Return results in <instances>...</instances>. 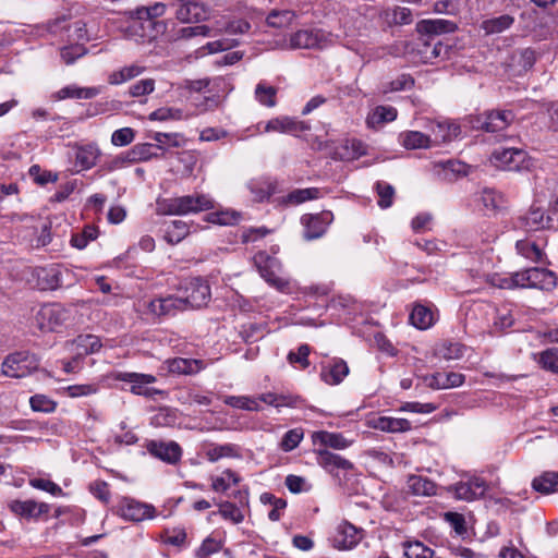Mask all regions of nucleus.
Segmentation results:
<instances>
[{"instance_id": "f257e3e1", "label": "nucleus", "mask_w": 558, "mask_h": 558, "mask_svg": "<svg viewBox=\"0 0 558 558\" xmlns=\"http://www.w3.org/2000/svg\"><path fill=\"white\" fill-rule=\"evenodd\" d=\"M165 11L166 5L163 3L136 9L128 22L126 35L135 39H154L159 34H163L166 24L156 19L163 15Z\"/></svg>"}, {"instance_id": "f03ea898", "label": "nucleus", "mask_w": 558, "mask_h": 558, "mask_svg": "<svg viewBox=\"0 0 558 558\" xmlns=\"http://www.w3.org/2000/svg\"><path fill=\"white\" fill-rule=\"evenodd\" d=\"M78 320V311L76 305L68 306L53 303L43 305L35 315V325L45 332L59 331L75 325Z\"/></svg>"}, {"instance_id": "7ed1b4c3", "label": "nucleus", "mask_w": 558, "mask_h": 558, "mask_svg": "<svg viewBox=\"0 0 558 558\" xmlns=\"http://www.w3.org/2000/svg\"><path fill=\"white\" fill-rule=\"evenodd\" d=\"M165 215H187L214 208V199L206 194H193L165 199L159 204Z\"/></svg>"}, {"instance_id": "20e7f679", "label": "nucleus", "mask_w": 558, "mask_h": 558, "mask_svg": "<svg viewBox=\"0 0 558 558\" xmlns=\"http://www.w3.org/2000/svg\"><path fill=\"white\" fill-rule=\"evenodd\" d=\"M39 366L34 354L26 351L9 354L1 364V374L11 378H23L31 375Z\"/></svg>"}, {"instance_id": "39448f33", "label": "nucleus", "mask_w": 558, "mask_h": 558, "mask_svg": "<svg viewBox=\"0 0 558 558\" xmlns=\"http://www.w3.org/2000/svg\"><path fill=\"white\" fill-rule=\"evenodd\" d=\"M514 120L511 110H492L482 114L470 117L473 129L486 132H499L507 129Z\"/></svg>"}, {"instance_id": "423d86ee", "label": "nucleus", "mask_w": 558, "mask_h": 558, "mask_svg": "<svg viewBox=\"0 0 558 558\" xmlns=\"http://www.w3.org/2000/svg\"><path fill=\"white\" fill-rule=\"evenodd\" d=\"M495 167L507 171H520L529 167L527 154L520 148H498L490 156Z\"/></svg>"}, {"instance_id": "0eeeda50", "label": "nucleus", "mask_w": 558, "mask_h": 558, "mask_svg": "<svg viewBox=\"0 0 558 558\" xmlns=\"http://www.w3.org/2000/svg\"><path fill=\"white\" fill-rule=\"evenodd\" d=\"M183 311L186 308H199L210 300V288L202 278H193L183 288Z\"/></svg>"}, {"instance_id": "6e6552de", "label": "nucleus", "mask_w": 558, "mask_h": 558, "mask_svg": "<svg viewBox=\"0 0 558 558\" xmlns=\"http://www.w3.org/2000/svg\"><path fill=\"white\" fill-rule=\"evenodd\" d=\"M116 512L126 521L141 522L154 518L155 507L130 497H123L118 502Z\"/></svg>"}, {"instance_id": "1a4fd4ad", "label": "nucleus", "mask_w": 558, "mask_h": 558, "mask_svg": "<svg viewBox=\"0 0 558 558\" xmlns=\"http://www.w3.org/2000/svg\"><path fill=\"white\" fill-rule=\"evenodd\" d=\"M363 537V529L353 525L349 521H342L337 525L330 542L333 548L348 550L354 548Z\"/></svg>"}, {"instance_id": "9d476101", "label": "nucleus", "mask_w": 558, "mask_h": 558, "mask_svg": "<svg viewBox=\"0 0 558 558\" xmlns=\"http://www.w3.org/2000/svg\"><path fill=\"white\" fill-rule=\"evenodd\" d=\"M425 129L430 138V147L450 142L460 134V125L447 120H426Z\"/></svg>"}, {"instance_id": "9b49d317", "label": "nucleus", "mask_w": 558, "mask_h": 558, "mask_svg": "<svg viewBox=\"0 0 558 558\" xmlns=\"http://www.w3.org/2000/svg\"><path fill=\"white\" fill-rule=\"evenodd\" d=\"M415 51L418 61L423 63H433L438 58H447L450 47L435 37L421 38L416 44Z\"/></svg>"}, {"instance_id": "f8f14e48", "label": "nucleus", "mask_w": 558, "mask_h": 558, "mask_svg": "<svg viewBox=\"0 0 558 558\" xmlns=\"http://www.w3.org/2000/svg\"><path fill=\"white\" fill-rule=\"evenodd\" d=\"M332 220L333 215L328 210H324L315 215H303L301 217V223L304 227V239L311 241L322 238L326 233L327 228Z\"/></svg>"}, {"instance_id": "ddd939ff", "label": "nucleus", "mask_w": 558, "mask_h": 558, "mask_svg": "<svg viewBox=\"0 0 558 558\" xmlns=\"http://www.w3.org/2000/svg\"><path fill=\"white\" fill-rule=\"evenodd\" d=\"M329 41L322 29H300L291 35L290 47L293 49H322Z\"/></svg>"}, {"instance_id": "4468645a", "label": "nucleus", "mask_w": 558, "mask_h": 558, "mask_svg": "<svg viewBox=\"0 0 558 558\" xmlns=\"http://www.w3.org/2000/svg\"><path fill=\"white\" fill-rule=\"evenodd\" d=\"M486 489V482L480 477H472L468 482H459L448 487L449 493L463 501H473L483 497Z\"/></svg>"}, {"instance_id": "2eb2a0df", "label": "nucleus", "mask_w": 558, "mask_h": 558, "mask_svg": "<svg viewBox=\"0 0 558 558\" xmlns=\"http://www.w3.org/2000/svg\"><path fill=\"white\" fill-rule=\"evenodd\" d=\"M146 449L151 456L168 464H177L182 457V449L175 441L150 440Z\"/></svg>"}, {"instance_id": "dca6fc26", "label": "nucleus", "mask_w": 558, "mask_h": 558, "mask_svg": "<svg viewBox=\"0 0 558 558\" xmlns=\"http://www.w3.org/2000/svg\"><path fill=\"white\" fill-rule=\"evenodd\" d=\"M10 510L23 518L36 519L43 514H48L50 506L45 502H36L35 500H12L8 504Z\"/></svg>"}, {"instance_id": "f3484780", "label": "nucleus", "mask_w": 558, "mask_h": 558, "mask_svg": "<svg viewBox=\"0 0 558 558\" xmlns=\"http://www.w3.org/2000/svg\"><path fill=\"white\" fill-rule=\"evenodd\" d=\"M316 461L319 466L332 475L336 474L338 470L349 471L353 469L351 461L327 449L316 451Z\"/></svg>"}, {"instance_id": "a211bd4d", "label": "nucleus", "mask_w": 558, "mask_h": 558, "mask_svg": "<svg viewBox=\"0 0 558 558\" xmlns=\"http://www.w3.org/2000/svg\"><path fill=\"white\" fill-rule=\"evenodd\" d=\"M165 363L168 372L177 375H195L208 365L204 360L185 357L169 359Z\"/></svg>"}, {"instance_id": "6ab92c4d", "label": "nucleus", "mask_w": 558, "mask_h": 558, "mask_svg": "<svg viewBox=\"0 0 558 558\" xmlns=\"http://www.w3.org/2000/svg\"><path fill=\"white\" fill-rule=\"evenodd\" d=\"M254 202H264L269 199L276 193L277 182L269 177H259L251 179L246 184Z\"/></svg>"}, {"instance_id": "aec40b11", "label": "nucleus", "mask_w": 558, "mask_h": 558, "mask_svg": "<svg viewBox=\"0 0 558 558\" xmlns=\"http://www.w3.org/2000/svg\"><path fill=\"white\" fill-rule=\"evenodd\" d=\"M349 374V366L342 359L335 357L323 365L320 378L328 385H339Z\"/></svg>"}, {"instance_id": "412c9836", "label": "nucleus", "mask_w": 558, "mask_h": 558, "mask_svg": "<svg viewBox=\"0 0 558 558\" xmlns=\"http://www.w3.org/2000/svg\"><path fill=\"white\" fill-rule=\"evenodd\" d=\"M367 423L372 428L387 433H403L411 429V423L407 418L374 416Z\"/></svg>"}, {"instance_id": "4be33fe9", "label": "nucleus", "mask_w": 558, "mask_h": 558, "mask_svg": "<svg viewBox=\"0 0 558 558\" xmlns=\"http://www.w3.org/2000/svg\"><path fill=\"white\" fill-rule=\"evenodd\" d=\"M464 375L460 373H436L424 378L425 384L433 389H449L460 387L464 383Z\"/></svg>"}, {"instance_id": "5701e85b", "label": "nucleus", "mask_w": 558, "mask_h": 558, "mask_svg": "<svg viewBox=\"0 0 558 558\" xmlns=\"http://www.w3.org/2000/svg\"><path fill=\"white\" fill-rule=\"evenodd\" d=\"M527 278H530V283H527V286H530V289L550 291L557 284L556 275L548 269L533 267L527 268Z\"/></svg>"}, {"instance_id": "b1692460", "label": "nucleus", "mask_w": 558, "mask_h": 558, "mask_svg": "<svg viewBox=\"0 0 558 558\" xmlns=\"http://www.w3.org/2000/svg\"><path fill=\"white\" fill-rule=\"evenodd\" d=\"M119 379L130 383L132 385L131 392L138 396H150L151 389L146 386L156 381L154 375L140 373H123Z\"/></svg>"}, {"instance_id": "393cba45", "label": "nucleus", "mask_w": 558, "mask_h": 558, "mask_svg": "<svg viewBox=\"0 0 558 558\" xmlns=\"http://www.w3.org/2000/svg\"><path fill=\"white\" fill-rule=\"evenodd\" d=\"M457 29V25L448 20H423L417 24V31L422 35L434 37L440 34L452 33Z\"/></svg>"}, {"instance_id": "a878e982", "label": "nucleus", "mask_w": 558, "mask_h": 558, "mask_svg": "<svg viewBox=\"0 0 558 558\" xmlns=\"http://www.w3.org/2000/svg\"><path fill=\"white\" fill-rule=\"evenodd\" d=\"M100 93L98 87H78L76 85L64 86L52 95L54 100L73 99H90Z\"/></svg>"}, {"instance_id": "bb28decb", "label": "nucleus", "mask_w": 558, "mask_h": 558, "mask_svg": "<svg viewBox=\"0 0 558 558\" xmlns=\"http://www.w3.org/2000/svg\"><path fill=\"white\" fill-rule=\"evenodd\" d=\"M175 15L181 22L192 23L204 19L206 11L201 2H180Z\"/></svg>"}, {"instance_id": "cd10ccee", "label": "nucleus", "mask_w": 558, "mask_h": 558, "mask_svg": "<svg viewBox=\"0 0 558 558\" xmlns=\"http://www.w3.org/2000/svg\"><path fill=\"white\" fill-rule=\"evenodd\" d=\"M398 111L391 106H377L366 118V125L369 129H377L380 125L392 122L397 119Z\"/></svg>"}, {"instance_id": "c85d7f7f", "label": "nucleus", "mask_w": 558, "mask_h": 558, "mask_svg": "<svg viewBox=\"0 0 558 558\" xmlns=\"http://www.w3.org/2000/svg\"><path fill=\"white\" fill-rule=\"evenodd\" d=\"M478 202L483 205L487 214H496L506 205L504 195L494 189L485 187L482 190Z\"/></svg>"}, {"instance_id": "c756f323", "label": "nucleus", "mask_w": 558, "mask_h": 558, "mask_svg": "<svg viewBox=\"0 0 558 558\" xmlns=\"http://www.w3.org/2000/svg\"><path fill=\"white\" fill-rule=\"evenodd\" d=\"M399 143L405 149L430 148V138L420 131H404L399 134Z\"/></svg>"}, {"instance_id": "7c9ffc66", "label": "nucleus", "mask_w": 558, "mask_h": 558, "mask_svg": "<svg viewBox=\"0 0 558 558\" xmlns=\"http://www.w3.org/2000/svg\"><path fill=\"white\" fill-rule=\"evenodd\" d=\"M514 23V17L509 14H502L500 16L484 20L481 24V28L485 35L500 34L509 29Z\"/></svg>"}, {"instance_id": "2f4dec72", "label": "nucleus", "mask_w": 558, "mask_h": 558, "mask_svg": "<svg viewBox=\"0 0 558 558\" xmlns=\"http://www.w3.org/2000/svg\"><path fill=\"white\" fill-rule=\"evenodd\" d=\"M521 221L526 230H538L549 228L551 219L549 217H545L542 209L531 208L523 217H521Z\"/></svg>"}, {"instance_id": "473e14b6", "label": "nucleus", "mask_w": 558, "mask_h": 558, "mask_svg": "<svg viewBox=\"0 0 558 558\" xmlns=\"http://www.w3.org/2000/svg\"><path fill=\"white\" fill-rule=\"evenodd\" d=\"M313 438L315 442H320L326 447H330L337 450L345 449L351 445V441L344 438L341 434L326 430L315 433Z\"/></svg>"}, {"instance_id": "72a5a7b5", "label": "nucleus", "mask_w": 558, "mask_h": 558, "mask_svg": "<svg viewBox=\"0 0 558 558\" xmlns=\"http://www.w3.org/2000/svg\"><path fill=\"white\" fill-rule=\"evenodd\" d=\"M99 156L100 150L96 145L82 146L76 151V165L83 170H88L96 165Z\"/></svg>"}, {"instance_id": "f704fd0d", "label": "nucleus", "mask_w": 558, "mask_h": 558, "mask_svg": "<svg viewBox=\"0 0 558 558\" xmlns=\"http://www.w3.org/2000/svg\"><path fill=\"white\" fill-rule=\"evenodd\" d=\"M520 255L534 263H545L546 255L543 250L534 242L520 240L515 244Z\"/></svg>"}, {"instance_id": "c9c22d12", "label": "nucleus", "mask_w": 558, "mask_h": 558, "mask_svg": "<svg viewBox=\"0 0 558 558\" xmlns=\"http://www.w3.org/2000/svg\"><path fill=\"white\" fill-rule=\"evenodd\" d=\"M408 487L417 496H432L436 494V485L434 482L418 475H411L408 478Z\"/></svg>"}, {"instance_id": "e433bc0d", "label": "nucleus", "mask_w": 558, "mask_h": 558, "mask_svg": "<svg viewBox=\"0 0 558 558\" xmlns=\"http://www.w3.org/2000/svg\"><path fill=\"white\" fill-rule=\"evenodd\" d=\"M532 486L542 494L558 492V472H544L533 480Z\"/></svg>"}, {"instance_id": "4c0bfd02", "label": "nucleus", "mask_w": 558, "mask_h": 558, "mask_svg": "<svg viewBox=\"0 0 558 558\" xmlns=\"http://www.w3.org/2000/svg\"><path fill=\"white\" fill-rule=\"evenodd\" d=\"M145 68L138 64H131L121 68L118 71L112 72L108 76V83L111 85H120L124 82H128L134 77H137L144 72Z\"/></svg>"}, {"instance_id": "58836bf2", "label": "nucleus", "mask_w": 558, "mask_h": 558, "mask_svg": "<svg viewBox=\"0 0 558 558\" xmlns=\"http://www.w3.org/2000/svg\"><path fill=\"white\" fill-rule=\"evenodd\" d=\"M38 279L43 290H56L62 286L61 270L58 267L40 269Z\"/></svg>"}, {"instance_id": "ea45409f", "label": "nucleus", "mask_w": 558, "mask_h": 558, "mask_svg": "<svg viewBox=\"0 0 558 558\" xmlns=\"http://www.w3.org/2000/svg\"><path fill=\"white\" fill-rule=\"evenodd\" d=\"M159 156L157 147L151 143L137 144L128 153L129 160L133 162L149 160Z\"/></svg>"}, {"instance_id": "a19ab883", "label": "nucleus", "mask_w": 558, "mask_h": 558, "mask_svg": "<svg viewBox=\"0 0 558 558\" xmlns=\"http://www.w3.org/2000/svg\"><path fill=\"white\" fill-rule=\"evenodd\" d=\"M298 17V13L293 10H272L266 17V22L271 27H287L289 26L295 19Z\"/></svg>"}, {"instance_id": "79ce46f5", "label": "nucleus", "mask_w": 558, "mask_h": 558, "mask_svg": "<svg viewBox=\"0 0 558 558\" xmlns=\"http://www.w3.org/2000/svg\"><path fill=\"white\" fill-rule=\"evenodd\" d=\"M341 159L354 160L367 154V146L360 140L348 138L342 144Z\"/></svg>"}, {"instance_id": "37998d69", "label": "nucleus", "mask_w": 558, "mask_h": 558, "mask_svg": "<svg viewBox=\"0 0 558 558\" xmlns=\"http://www.w3.org/2000/svg\"><path fill=\"white\" fill-rule=\"evenodd\" d=\"M320 196V191L317 187L296 189L290 192L282 203L290 205H299L306 201L317 199Z\"/></svg>"}, {"instance_id": "c03bdc74", "label": "nucleus", "mask_w": 558, "mask_h": 558, "mask_svg": "<svg viewBox=\"0 0 558 558\" xmlns=\"http://www.w3.org/2000/svg\"><path fill=\"white\" fill-rule=\"evenodd\" d=\"M205 454L210 462H217L222 458L239 457L238 447L231 444L211 445L208 447Z\"/></svg>"}, {"instance_id": "a18cd8bd", "label": "nucleus", "mask_w": 558, "mask_h": 558, "mask_svg": "<svg viewBox=\"0 0 558 558\" xmlns=\"http://www.w3.org/2000/svg\"><path fill=\"white\" fill-rule=\"evenodd\" d=\"M535 361L539 364V366L554 374L558 375V348H549L542 351L538 354H535Z\"/></svg>"}, {"instance_id": "49530a36", "label": "nucleus", "mask_w": 558, "mask_h": 558, "mask_svg": "<svg viewBox=\"0 0 558 558\" xmlns=\"http://www.w3.org/2000/svg\"><path fill=\"white\" fill-rule=\"evenodd\" d=\"M77 354H93L101 348L99 337L95 335H81L74 340Z\"/></svg>"}, {"instance_id": "de8ad7c7", "label": "nucleus", "mask_w": 558, "mask_h": 558, "mask_svg": "<svg viewBox=\"0 0 558 558\" xmlns=\"http://www.w3.org/2000/svg\"><path fill=\"white\" fill-rule=\"evenodd\" d=\"M190 233V227L182 220H173L165 232V239L171 244L181 242Z\"/></svg>"}, {"instance_id": "09e8293b", "label": "nucleus", "mask_w": 558, "mask_h": 558, "mask_svg": "<svg viewBox=\"0 0 558 558\" xmlns=\"http://www.w3.org/2000/svg\"><path fill=\"white\" fill-rule=\"evenodd\" d=\"M410 322L418 329H426L432 326L433 313L423 305H416L410 314Z\"/></svg>"}, {"instance_id": "8fccbe9b", "label": "nucleus", "mask_w": 558, "mask_h": 558, "mask_svg": "<svg viewBox=\"0 0 558 558\" xmlns=\"http://www.w3.org/2000/svg\"><path fill=\"white\" fill-rule=\"evenodd\" d=\"M535 60V52L529 48L514 51L511 56L512 65L518 66L520 72L530 70Z\"/></svg>"}, {"instance_id": "3c124183", "label": "nucleus", "mask_w": 558, "mask_h": 558, "mask_svg": "<svg viewBox=\"0 0 558 558\" xmlns=\"http://www.w3.org/2000/svg\"><path fill=\"white\" fill-rule=\"evenodd\" d=\"M404 555L407 558H433L434 550L425 546L422 542H404L403 544Z\"/></svg>"}, {"instance_id": "603ef678", "label": "nucleus", "mask_w": 558, "mask_h": 558, "mask_svg": "<svg viewBox=\"0 0 558 558\" xmlns=\"http://www.w3.org/2000/svg\"><path fill=\"white\" fill-rule=\"evenodd\" d=\"M153 140L157 143V150H163L166 147H180L183 145V136L179 133H161L156 132Z\"/></svg>"}, {"instance_id": "864d4df0", "label": "nucleus", "mask_w": 558, "mask_h": 558, "mask_svg": "<svg viewBox=\"0 0 558 558\" xmlns=\"http://www.w3.org/2000/svg\"><path fill=\"white\" fill-rule=\"evenodd\" d=\"M223 402L232 408L247 410V411H259L260 407L258 400L246 397V396H227Z\"/></svg>"}, {"instance_id": "5fc2aeb1", "label": "nucleus", "mask_w": 558, "mask_h": 558, "mask_svg": "<svg viewBox=\"0 0 558 558\" xmlns=\"http://www.w3.org/2000/svg\"><path fill=\"white\" fill-rule=\"evenodd\" d=\"M276 95H277V88L274 86H268L265 83H258L255 88V98L257 101L266 107H275L276 101Z\"/></svg>"}, {"instance_id": "6e6d98bb", "label": "nucleus", "mask_w": 558, "mask_h": 558, "mask_svg": "<svg viewBox=\"0 0 558 558\" xmlns=\"http://www.w3.org/2000/svg\"><path fill=\"white\" fill-rule=\"evenodd\" d=\"M386 20L396 25H408L412 22V12L408 8L396 7L385 12Z\"/></svg>"}, {"instance_id": "4d7b16f0", "label": "nucleus", "mask_w": 558, "mask_h": 558, "mask_svg": "<svg viewBox=\"0 0 558 558\" xmlns=\"http://www.w3.org/2000/svg\"><path fill=\"white\" fill-rule=\"evenodd\" d=\"M178 311H183V301L179 296L160 298V317L175 315Z\"/></svg>"}, {"instance_id": "13d9d810", "label": "nucleus", "mask_w": 558, "mask_h": 558, "mask_svg": "<svg viewBox=\"0 0 558 558\" xmlns=\"http://www.w3.org/2000/svg\"><path fill=\"white\" fill-rule=\"evenodd\" d=\"M303 437H304V433H303L302 428H293V429L288 430L281 439V442H280L281 450H283L284 452L292 451L300 445Z\"/></svg>"}, {"instance_id": "bf43d9fd", "label": "nucleus", "mask_w": 558, "mask_h": 558, "mask_svg": "<svg viewBox=\"0 0 558 558\" xmlns=\"http://www.w3.org/2000/svg\"><path fill=\"white\" fill-rule=\"evenodd\" d=\"M219 514L234 524H239L244 520L241 509L230 501L219 504Z\"/></svg>"}, {"instance_id": "052dcab7", "label": "nucleus", "mask_w": 558, "mask_h": 558, "mask_svg": "<svg viewBox=\"0 0 558 558\" xmlns=\"http://www.w3.org/2000/svg\"><path fill=\"white\" fill-rule=\"evenodd\" d=\"M98 391L95 384L71 385L62 388V392L70 398H80L94 395Z\"/></svg>"}, {"instance_id": "680f3d73", "label": "nucleus", "mask_w": 558, "mask_h": 558, "mask_svg": "<svg viewBox=\"0 0 558 558\" xmlns=\"http://www.w3.org/2000/svg\"><path fill=\"white\" fill-rule=\"evenodd\" d=\"M376 191L378 194V205L381 208H388L392 205L393 196H395V189L392 185L386 182H377L376 183Z\"/></svg>"}, {"instance_id": "e2e57ef3", "label": "nucleus", "mask_w": 558, "mask_h": 558, "mask_svg": "<svg viewBox=\"0 0 558 558\" xmlns=\"http://www.w3.org/2000/svg\"><path fill=\"white\" fill-rule=\"evenodd\" d=\"M184 118L183 110L178 108H159L149 114L151 121L181 120Z\"/></svg>"}, {"instance_id": "0e129e2a", "label": "nucleus", "mask_w": 558, "mask_h": 558, "mask_svg": "<svg viewBox=\"0 0 558 558\" xmlns=\"http://www.w3.org/2000/svg\"><path fill=\"white\" fill-rule=\"evenodd\" d=\"M31 408L36 412L51 413L57 403L45 395H35L29 399Z\"/></svg>"}, {"instance_id": "69168bd1", "label": "nucleus", "mask_w": 558, "mask_h": 558, "mask_svg": "<svg viewBox=\"0 0 558 558\" xmlns=\"http://www.w3.org/2000/svg\"><path fill=\"white\" fill-rule=\"evenodd\" d=\"M311 348L308 344H301L298 352L290 351L287 360L290 364H300L301 368L305 369L310 366L308 355Z\"/></svg>"}, {"instance_id": "338daca9", "label": "nucleus", "mask_w": 558, "mask_h": 558, "mask_svg": "<svg viewBox=\"0 0 558 558\" xmlns=\"http://www.w3.org/2000/svg\"><path fill=\"white\" fill-rule=\"evenodd\" d=\"M28 173L33 180L39 184L45 185L50 182H56L58 180V174L53 173L51 171L41 170V168L38 165H33Z\"/></svg>"}, {"instance_id": "774afa93", "label": "nucleus", "mask_w": 558, "mask_h": 558, "mask_svg": "<svg viewBox=\"0 0 558 558\" xmlns=\"http://www.w3.org/2000/svg\"><path fill=\"white\" fill-rule=\"evenodd\" d=\"M155 89V81L153 78H145L131 85L129 94L132 97H141L153 93Z\"/></svg>"}]
</instances>
